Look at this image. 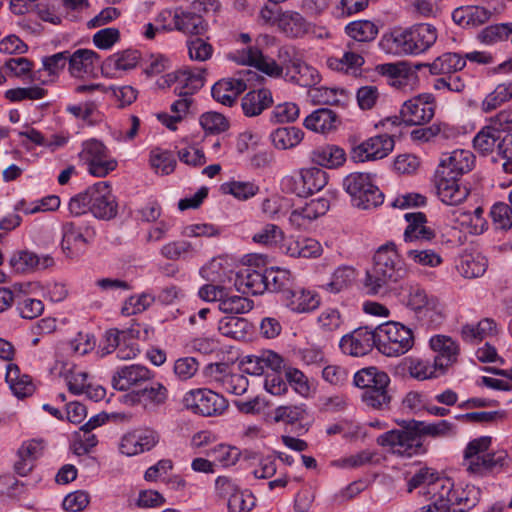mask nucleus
Returning <instances> with one entry per match:
<instances>
[{
  "mask_svg": "<svg viewBox=\"0 0 512 512\" xmlns=\"http://www.w3.org/2000/svg\"><path fill=\"white\" fill-rule=\"evenodd\" d=\"M441 480L442 478L439 477L438 473L433 468L422 467L408 480L407 491L411 493L419 487L427 486V494L434 496L440 486L437 483Z\"/></svg>",
  "mask_w": 512,
  "mask_h": 512,
  "instance_id": "obj_42",
  "label": "nucleus"
},
{
  "mask_svg": "<svg viewBox=\"0 0 512 512\" xmlns=\"http://www.w3.org/2000/svg\"><path fill=\"white\" fill-rule=\"evenodd\" d=\"M496 229L509 230L512 228V208L503 202L495 203L490 211Z\"/></svg>",
  "mask_w": 512,
  "mask_h": 512,
  "instance_id": "obj_62",
  "label": "nucleus"
},
{
  "mask_svg": "<svg viewBox=\"0 0 512 512\" xmlns=\"http://www.w3.org/2000/svg\"><path fill=\"white\" fill-rule=\"evenodd\" d=\"M407 257L417 265L435 268L443 263L442 256L433 249H410Z\"/></svg>",
  "mask_w": 512,
  "mask_h": 512,
  "instance_id": "obj_58",
  "label": "nucleus"
},
{
  "mask_svg": "<svg viewBox=\"0 0 512 512\" xmlns=\"http://www.w3.org/2000/svg\"><path fill=\"white\" fill-rule=\"evenodd\" d=\"M158 441L159 436L154 430H135L122 437L119 449L126 456H134L151 450Z\"/></svg>",
  "mask_w": 512,
  "mask_h": 512,
  "instance_id": "obj_18",
  "label": "nucleus"
},
{
  "mask_svg": "<svg viewBox=\"0 0 512 512\" xmlns=\"http://www.w3.org/2000/svg\"><path fill=\"white\" fill-rule=\"evenodd\" d=\"M503 137L504 136L489 123L475 135L473 147L478 153L485 156L492 153L495 148L498 149Z\"/></svg>",
  "mask_w": 512,
  "mask_h": 512,
  "instance_id": "obj_39",
  "label": "nucleus"
},
{
  "mask_svg": "<svg viewBox=\"0 0 512 512\" xmlns=\"http://www.w3.org/2000/svg\"><path fill=\"white\" fill-rule=\"evenodd\" d=\"M406 306L418 315H427L429 312H437L440 308L439 300L429 295L419 285H412L405 298Z\"/></svg>",
  "mask_w": 512,
  "mask_h": 512,
  "instance_id": "obj_24",
  "label": "nucleus"
},
{
  "mask_svg": "<svg viewBox=\"0 0 512 512\" xmlns=\"http://www.w3.org/2000/svg\"><path fill=\"white\" fill-rule=\"evenodd\" d=\"M435 107V99L432 94H420L403 103L400 116L406 125L420 126L434 117Z\"/></svg>",
  "mask_w": 512,
  "mask_h": 512,
  "instance_id": "obj_11",
  "label": "nucleus"
},
{
  "mask_svg": "<svg viewBox=\"0 0 512 512\" xmlns=\"http://www.w3.org/2000/svg\"><path fill=\"white\" fill-rule=\"evenodd\" d=\"M154 373L140 364L125 365L117 369L112 376V386L119 391H127L131 387L141 386L151 381Z\"/></svg>",
  "mask_w": 512,
  "mask_h": 512,
  "instance_id": "obj_16",
  "label": "nucleus"
},
{
  "mask_svg": "<svg viewBox=\"0 0 512 512\" xmlns=\"http://www.w3.org/2000/svg\"><path fill=\"white\" fill-rule=\"evenodd\" d=\"M456 268L465 278H477L485 273L487 259L480 253H465L459 257Z\"/></svg>",
  "mask_w": 512,
  "mask_h": 512,
  "instance_id": "obj_37",
  "label": "nucleus"
},
{
  "mask_svg": "<svg viewBox=\"0 0 512 512\" xmlns=\"http://www.w3.org/2000/svg\"><path fill=\"white\" fill-rule=\"evenodd\" d=\"M183 405L194 414L210 417L222 414L227 409L228 402L211 389L197 388L184 395Z\"/></svg>",
  "mask_w": 512,
  "mask_h": 512,
  "instance_id": "obj_8",
  "label": "nucleus"
},
{
  "mask_svg": "<svg viewBox=\"0 0 512 512\" xmlns=\"http://www.w3.org/2000/svg\"><path fill=\"white\" fill-rule=\"evenodd\" d=\"M286 306L297 313L309 312L315 309L319 301L310 291H305L295 285L291 289V293H287L283 298Z\"/></svg>",
  "mask_w": 512,
  "mask_h": 512,
  "instance_id": "obj_36",
  "label": "nucleus"
},
{
  "mask_svg": "<svg viewBox=\"0 0 512 512\" xmlns=\"http://www.w3.org/2000/svg\"><path fill=\"white\" fill-rule=\"evenodd\" d=\"M200 125L210 134H219L229 128L226 117L217 112H206L200 117Z\"/></svg>",
  "mask_w": 512,
  "mask_h": 512,
  "instance_id": "obj_63",
  "label": "nucleus"
},
{
  "mask_svg": "<svg viewBox=\"0 0 512 512\" xmlns=\"http://www.w3.org/2000/svg\"><path fill=\"white\" fill-rule=\"evenodd\" d=\"M273 104L272 93L267 88L252 90L246 93L241 100L243 113L247 117L260 115Z\"/></svg>",
  "mask_w": 512,
  "mask_h": 512,
  "instance_id": "obj_28",
  "label": "nucleus"
},
{
  "mask_svg": "<svg viewBox=\"0 0 512 512\" xmlns=\"http://www.w3.org/2000/svg\"><path fill=\"white\" fill-rule=\"evenodd\" d=\"M343 187L350 195L352 205L357 208H376L384 201V194L369 173H350L343 179Z\"/></svg>",
  "mask_w": 512,
  "mask_h": 512,
  "instance_id": "obj_6",
  "label": "nucleus"
},
{
  "mask_svg": "<svg viewBox=\"0 0 512 512\" xmlns=\"http://www.w3.org/2000/svg\"><path fill=\"white\" fill-rule=\"evenodd\" d=\"M475 157L468 150H455L447 159L441 161L437 173L460 178L463 174L472 170Z\"/></svg>",
  "mask_w": 512,
  "mask_h": 512,
  "instance_id": "obj_21",
  "label": "nucleus"
},
{
  "mask_svg": "<svg viewBox=\"0 0 512 512\" xmlns=\"http://www.w3.org/2000/svg\"><path fill=\"white\" fill-rule=\"evenodd\" d=\"M466 65L465 59L458 53H444L428 64L429 71L433 75L453 74L462 70Z\"/></svg>",
  "mask_w": 512,
  "mask_h": 512,
  "instance_id": "obj_41",
  "label": "nucleus"
},
{
  "mask_svg": "<svg viewBox=\"0 0 512 512\" xmlns=\"http://www.w3.org/2000/svg\"><path fill=\"white\" fill-rule=\"evenodd\" d=\"M141 58L138 50L126 49L107 57L102 63L103 74L114 76L117 71H129L134 69Z\"/></svg>",
  "mask_w": 512,
  "mask_h": 512,
  "instance_id": "obj_25",
  "label": "nucleus"
},
{
  "mask_svg": "<svg viewBox=\"0 0 512 512\" xmlns=\"http://www.w3.org/2000/svg\"><path fill=\"white\" fill-rule=\"evenodd\" d=\"M90 212L94 217L110 220L118 213V204L108 182L100 181L88 187Z\"/></svg>",
  "mask_w": 512,
  "mask_h": 512,
  "instance_id": "obj_10",
  "label": "nucleus"
},
{
  "mask_svg": "<svg viewBox=\"0 0 512 512\" xmlns=\"http://www.w3.org/2000/svg\"><path fill=\"white\" fill-rule=\"evenodd\" d=\"M305 414L306 410L303 406H279L274 411L273 420L275 423L284 422L286 424H294L303 420Z\"/></svg>",
  "mask_w": 512,
  "mask_h": 512,
  "instance_id": "obj_64",
  "label": "nucleus"
},
{
  "mask_svg": "<svg viewBox=\"0 0 512 512\" xmlns=\"http://www.w3.org/2000/svg\"><path fill=\"white\" fill-rule=\"evenodd\" d=\"M5 380L14 395L18 398L27 397L34 391V384L32 383L31 377L26 374H21L19 367L14 363L7 365Z\"/></svg>",
  "mask_w": 512,
  "mask_h": 512,
  "instance_id": "obj_35",
  "label": "nucleus"
},
{
  "mask_svg": "<svg viewBox=\"0 0 512 512\" xmlns=\"http://www.w3.org/2000/svg\"><path fill=\"white\" fill-rule=\"evenodd\" d=\"M377 443L388 447L392 453L405 457L426 452L419 433L413 429V421L405 430H390L381 434L377 438Z\"/></svg>",
  "mask_w": 512,
  "mask_h": 512,
  "instance_id": "obj_7",
  "label": "nucleus"
},
{
  "mask_svg": "<svg viewBox=\"0 0 512 512\" xmlns=\"http://www.w3.org/2000/svg\"><path fill=\"white\" fill-rule=\"evenodd\" d=\"M390 378L377 367H367L354 375V384L363 389L362 401L375 410H389L392 395L388 391Z\"/></svg>",
  "mask_w": 512,
  "mask_h": 512,
  "instance_id": "obj_4",
  "label": "nucleus"
},
{
  "mask_svg": "<svg viewBox=\"0 0 512 512\" xmlns=\"http://www.w3.org/2000/svg\"><path fill=\"white\" fill-rule=\"evenodd\" d=\"M491 445V437L482 436L470 441L464 450L463 466L470 475L485 477L501 472L510 464L505 450L486 453Z\"/></svg>",
  "mask_w": 512,
  "mask_h": 512,
  "instance_id": "obj_3",
  "label": "nucleus"
},
{
  "mask_svg": "<svg viewBox=\"0 0 512 512\" xmlns=\"http://www.w3.org/2000/svg\"><path fill=\"white\" fill-rule=\"evenodd\" d=\"M309 96L316 104L342 106L347 102V93L343 89L328 87H312Z\"/></svg>",
  "mask_w": 512,
  "mask_h": 512,
  "instance_id": "obj_44",
  "label": "nucleus"
},
{
  "mask_svg": "<svg viewBox=\"0 0 512 512\" xmlns=\"http://www.w3.org/2000/svg\"><path fill=\"white\" fill-rule=\"evenodd\" d=\"M408 373L417 380L437 378L442 374L436 369L434 363L427 360L414 359L408 365Z\"/></svg>",
  "mask_w": 512,
  "mask_h": 512,
  "instance_id": "obj_60",
  "label": "nucleus"
},
{
  "mask_svg": "<svg viewBox=\"0 0 512 512\" xmlns=\"http://www.w3.org/2000/svg\"><path fill=\"white\" fill-rule=\"evenodd\" d=\"M54 263L53 258L46 255L39 257L34 252L19 251L15 253L11 259L10 264L17 272H26L35 269H45L52 266Z\"/></svg>",
  "mask_w": 512,
  "mask_h": 512,
  "instance_id": "obj_33",
  "label": "nucleus"
},
{
  "mask_svg": "<svg viewBox=\"0 0 512 512\" xmlns=\"http://www.w3.org/2000/svg\"><path fill=\"white\" fill-rule=\"evenodd\" d=\"M512 34V23H500L485 27L479 34L478 40L486 45L505 41Z\"/></svg>",
  "mask_w": 512,
  "mask_h": 512,
  "instance_id": "obj_52",
  "label": "nucleus"
},
{
  "mask_svg": "<svg viewBox=\"0 0 512 512\" xmlns=\"http://www.w3.org/2000/svg\"><path fill=\"white\" fill-rule=\"evenodd\" d=\"M345 32L357 42H370L376 38L378 27L372 21L357 20L347 24Z\"/></svg>",
  "mask_w": 512,
  "mask_h": 512,
  "instance_id": "obj_49",
  "label": "nucleus"
},
{
  "mask_svg": "<svg viewBox=\"0 0 512 512\" xmlns=\"http://www.w3.org/2000/svg\"><path fill=\"white\" fill-rule=\"evenodd\" d=\"M66 112L80 119L89 126L96 125L100 121V112L94 101H86L80 104H69Z\"/></svg>",
  "mask_w": 512,
  "mask_h": 512,
  "instance_id": "obj_51",
  "label": "nucleus"
},
{
  "mask_svg": "<svg viewBox=\"0 0 512 512\" xmlns=\"http://www.w3.org/2000/svg\"><path fill=\"white\" fill-rule=\"evenodd\" d=\"M437 484L440 486L430 499L435 500V505H438L441 512H449L458 502V493L453 489L454 484L449 478H442Z\"/></svg>",
  "mask_w": 512,
  "mask_h": 512,
  "instance_id": "obj_47",
  "label": "nucleus"
},
{
  "mask_svg": "<svg viewBox=\"0 0 512 512\" xmlns=\"http://www.w3.org/2000/svg\"><path fill=\"white\" fill-rule=\"evenodd\" d=\"M218 307L220 311L226 314H244L253 308V301L243 296L231 294L226 288Z\"/></svg>",
  "mask_w": 512,
  "mask_h": 512,
  "instance_id": "obj_46",
  "label": "nucleus"
},
{
  "mask_svg": "<svg viewBox=\"0 0 512 512\" xmlns=\"http://www.w3.org/2000/svg\"><path fill=\"white\" fill-rule=\"evenodd\" d=\"M377 349L388 357L407 353L414 345V335L405 325L388 321L376 327Z\"/></svg>",
  "mask_w": 512,
  "mask_h": 512,
  "instance_id": "obj_5",
  "label": "nucleus"
},
{
  "mask_svg": "<svg viewBox=\"0 0 512 512\" xmlns=\"http://www.w3.org/2000/svg\"><path fill=\"white\" fill-rule=\"evenodd\" d=\"M413 429L416 430L420 436L445 437L454 433V425L447 420H440L432 424L413 420Z\"/></svg>",
  "mask_w": 512,
  "mask_h": 512,
  "instance_id": "obj_54",
  "label": "nucleus"
},
{
  "mask_svg": "<svg viewBox=\"0 0 512 512\" xmlns=\"http://www.w3.org/2000/svg\"><path fill=\"white\" fill-rule=\"evenodd\" d=\"M168 389L161 382H151L142 389L135 391L131 398L133 402L144 405L145 408H158L168 400Z\"/></svg>",
  "mask_w": 512,
  "mask_h": 512,
  "instance_id": "obj_27",
  "label": "nucleus"
},
{
  "mask_svg": "<svg viewBox=\"0 0 512 512\" xmlns=\"http://www.w3.org/2000/svg\"><path fill=\"white\" fill-rule=\"evenodd\" d=\"M96 237V231L93 227L76 222H66L62 226L63 251L68 257H74L78 254L81 247L89 245Z\"/></svg>",
  "mask_w": 512,
  "mask_h": 512,
  "instance_id": "obj_13",
  "label": "nucleus"
},
{
  "mask_svg": "<svg viewBox=\"0 0 512 512\" xmlns=\"http://www.w3.org/2000/svg\"><path fill=\"white\" fill-rule=\"evenodd\" d=\"M247 86L243 79H221L211 89L212 97L219 103L231 107L239 94L246 90Z\"/></svg>",
  "mask_w": 512,
  "mask_h": 512,
  "instance_id": "obj_26",
  "label": "nucleus"
},
{
  "mask_svg": "<svg viewBox=\"0 0 512 512\" xmlns=\"http://www.w3.org/2000/svg\"><path fill=\"white\" fill-rule=\"evenodd\" d=\"M311 160L319 166L333 169L345 163L346 153L337 145L327 144L314 149L311 152Z\"/></svg>",
  "mask_w": 512,
  "mask_h": 512,
  "instance_id": "obj_31",
  "label": "nucleus"
},
{
  "mask_svg": "<svg viewBox=\"0 0 512 512\" xmlns=\"http://www.w3.org/2000/svg\"><path fill=\"white\" fill-rule=\"evenodd\" d=\"M265 284L267 291L280 293L283 299L287 293H291L294 281L290 271L272 267L266 269Z\"/></svg>",
  "mask_w": 512,
  "mask_h": 512,
  "instance_id": "obj_38",
  "label": "nucleus"
},
{
  "mask_svg": "<svg viewBox=\"0 0 512 512\" xmlns=\"http://www.w3.org/2000/svg\"><path fill=\"white\" fill-rule=\"evenodd\" d=\"M282 31L291 38H299L308 32V23L299 13L283 15L280 19Z\"/></svg>",
  "mask_w": 512,
  "mask_h": 512,
  "instance_id": "obj_53",
  "label": "nucleus"
},
{
  "mask_svg": "<svg viewBox=\"0 0 512 512\" xmlns=\"http://www.w3.org/2000/svg\"><path fill=\"white\" fill-rule=\"evenodd\" d=\"M247 325L244 318L226 316L219 321L218 330L223 336L237 339L243 337Z\"/></svg>",
  "mask_w": 512,
  "mask_h": 512,
  "instance_id": "obj_56",
  "label": "nucleus"
},
{
  "mask_svg": "<svg viewBox=\"0 0 512 512\" xmlns=\"http://www.w3.org/2000/svg\"><path fill=\"white\" fill-rule=\"evenodd\" d=\"M122 346L117 352V358L120 360H130L137 356L139 347L135 340L140 336L139 325L131 326L130 328L120 330Z\"/></svg>",
  "mask_w": 512,
  "mask_h": 512,
  "instance_id": "obj_50",
  "label": "nucleus"
},
{
  "mask_svg": "<svg viewBox=\"0 0 512 512\" xmlns=\"http://www.w3.org/2000/svg\"><path fill=\"white\" fill-rule=\"evenodd\" d=\"M377 348L376 328L359 327L352 333L344 335L340 340L341 350L351 356H364L373 347Z\"/></svg>",
  "mask_w": 512,
  "mask_h": 512,
  "instance_id": "obj_15",
  "label": "nucleus"
},
{
  "mask_svg": "<svg viewBox=\"0 0 512 512\" xmlns=\"http://www.w3.org/2000/svg\"><path fill=\"white\" fill-rule=\"evenodd\" d=\"M226 194H231L239 200H247L257 194L259 188L252 182L233 181L221 185Z\"/></svg>",
  "mask_w": 512,
  "mask_h": 512,
  "instance_id": "obj_61",
  "label": "nucleus"
},
{
  "mask_svg": "<svg viewBox=\"0 0 512 512\" xmlns=\"http://www.w3.org/2000/svg\"><path fill=\"white\" fill-rule=\"evenodd\" d=\"M373 266L366 271L363 282L369 295L384 294L407 274L404 262L398 255L393 243L382 245L374 255Z\"/></svg>",
  "mask_w": 512,
  "mask_h": 512,
  "instance_id": "obj_1",
  "label": "nucleus"
},
{
  "mask_svg": "<svg viewBox=\"0 0 512 512\" xmlns=\"http://www.w3.org/2000/svg\"><path fill=\"white\" fill-rule=\"evenodd\" d=\"M207 455L212 457L214 461L219 462L223 467L235 465L240 458L238 448L226 444H218L211 448Z\"/></svg>",
  "mask_w": 512,
  "mask_h": 512,
  "instance_id": "obj_57",
  "label": "nucleus"
},
{
  "mask_svg": "<svg viewBox=\"0 0 512 512\" xmlns=\"http://www.w3.org/2000/svg\"><path fill=\"white\" fill-rule=\"evenodd\" d=\"M394 148V140L388 134H381L367 139L351 151L354 162L378 160L386 157Z\"/></svg>",
  "mask_w": 512,
  "mask_h": 512,
  "instance_id": "obj_14",
  "label": "nucleus"
},
{
  "mask_svg": "<svg viewBox=\"0 0 512 512\" xmlns=\"http://www.w3.org/2000/svg\"><path fill=\"white\" fill-rule=\"evenodd\" d=\"M430 347L435 352L433 363L436 369L444 375L447 369L456 363L459 346L451 337L436 335L430 339Z\"/></svg>",
  "mask_w": 512,
  "mask_h": 512,
  "instance_id": "obj_17",
  "label": "nucleus"
},
{
  "mask_svg": "<svg viewBox=\"0 0 512 512\" xmlns=\"http://www.w3.org/2000/svg\"><path fill=\"white\" fill-rule=\"evenodd\" d=\"M166 31L177 30L184 34L203 35L208 29V23L195 12L175 10L173 24L163 25Z\"/></svg>",
  "mask_w": 512,
  "mask_h": 512,
  "instance_id": "obj_20",
  "label": "nucleus"
},
{
  "mask_svg": "<svg viewBox=\"0 0 512 512\" xmlns=\"http://www.w3.org/2000/svg\"><path fill=\"white\" fill-rule=\"evenodd\" d=\"M285 77L291 83L301 87H310L317 85L321 76L317 69L301 60L290 72H285Z\"/></svg>",
  "mask_w": 512,
  "mask_h": 512,
  "instance_id": "obj_40",
  "label": "nucleus"
},
{
  "mask_svg": "<svg viewBox=\"0 0 512 512\" xmlns=\"http://www.w3.org/2000/svg\"><path fill=\"white\" fill-rule=\"evenodd\" d=\"M17 309L22 318L34 319L40 316L44 310V305L41 300L29 298L20 293H16Z\"/></svg>",
  "mask_w": 512,
  "mask_h": 512,
  "instance_id": "obj_59",
  "label": "nucleus"
},
{
  "mask_svg": "<svg viewBox=\"0 0 512 512\" xmlns=\"http://www.w3.org/2000/svg\"><path fill=\"white\" fill-rule=\"evenodd\" d=\"M435 187L440 200L446 205H458L469 195V190L455 176L435 174Z\"/></svg>",
  "mask_w": 512,
  "mask_h": 512,
  "instance_id": "obj_19",
  "label": "nucleus"
},
{
  "mask_svg": "<svg viewBox=\"0 0 512 512\" xmlns=\"http://www.w3.org/2000/svg\"><path fill=\"white\" fill-rule=\"evenodd\" d=\"M354 46V42H349L347 44L348 51H345L342 57H328L326 60L327 66L333 71L344 73L360 68L365 60L361 54L355 51Z\"/></svg>",
  "mask_w": 512,
  "mask_h": 512,
  "instance_id": "obj_34",
  "label": "nucleus"
},
{
  "mask_svg": "<svg viewBox=\"0 0 512 512\" xmlns=\"http://www.w3.org/2000/svg\"><path fill=\"white\" fill-rule=\"evenodd\" d=\"M354 278V269L349 266L338 267L324 288L331 293H339L347 288Z\"/></svg>",
  "mask_w": 512,
  "mask_h": 512,
  "instance_id": "obj_55",
  "label": "nucleus"
},
{
  "mask_svg": "<svg viewBox=\"0 0 512 512\" xmlns=\"http://www.w3.org/2000/svg\"><path fill=\"white\" fill-rule=\"evenodd\" d=\"M496 333L497 325L491 318H484L477 325L466 324L461 328L462 339L466 342L482 341Z\"/></svg>",
  "mask_w": 512,
  "mask_h": 512,
  "instance_id": "obj_43",
  "label": "nucleus"
},
{
  "mask_svg": "<svg viewBox=\"0 0 512 512\" xmlns=\"http://www.w3.org/2000/svg\"><path fill=\"white\" fill-rule=\"evenodd\" d=\"M438 37L437 29L428 23L395 28L382 35L379 46L389 54L419 55L431 48Z\"/></svg>",
  "mask_w": 512,
  "mask_h": 512,
  "instance_id": "obj_2",
  "label": "nucleus"
},
{
  "mask_svg": "<svg viewBox=\"0 0 512 512\" xmlns=\"http://www.w3.org/2000/svg\"><path fill=\"white\" fill-rule=\"evenodd\" d=\"M328 182L327 173L321 168L311 167L301 169L293 177L286 179L285 184L299 197H308L322 190Z\"/></svg>",
  "mask_w": 512,
  "mask_h": 512,
  "instance_id": "obj_12",
  "label": "nucleus"
},
{
  "mask_svg": "<svg viewBox=\"0 0 512 512\" xmlns=\"http://www.w3.org/2000/svg\"><path fill=\"white\" fill-rule=\"evenodd\" d=\"M205 70L179 69L162 76L158 85L161 89L174 87V93L179 97H192L205 83Z\"/></svg>",
  "mask_w": 512,
  "mask_h": 512,
  "instance_id": "obj_9",
  "label": "nucleus"
},
{
  "mask_svg": "<svg viewBox=\"0 0 512 512\" xmlns=\"http://www.w3.org/2000/svg\"><path fill=\"white\" fill-rule=\"evenodd\" d=\"M273 145L278 149H289L298 145L303 139V132L296 127H281L270 135Z\"/></svg>",
  "mask_w": 512,
  "mask_h": 512,
  "instance_id": "obj_48",
  "label": "nucleus"
},
{
  "mask_svg": "<svg viewBox=\"0 0 512 512\" xmlns=\"http://www.w3.org/2000/svg\"><path fill=\"white\" fill-rule=\"evenodd\" d=\"M491 12L481 6H462L452 12L453 21L462 27H477L486 23Z\"/></svg>",
  "mask_w": 512,
  "mask_h": 512,
  "instance_id": "obj_30",
  "label": "nucleus"
},
{
  "mask_svg": "<svg viewBox=\"0 0 512 512\" xmlns=\"http://www.w3.org/2000/svg\"><path fill=\"white\" fill-rule=\"evenodd\" d=\"M265 280L266 270L261 272L252 267H246L236 274L234 285L243 294L259 295L267 291Z\"/></svg>",
  "mask_w": 512,
  "mask_h": 512,
  "instance_id": "obj_23",
  "label": "nucleus"
},
{
  "mask_svg": "<svg viewBox=\"0 0 512 512\" xmlns=\"http://www.w3.org/2000/svg\"><path fill=\"white\" fill-rule=\"evenodd\" d=\"M407 226L404 230L405 242L431 241L435 238V231L427 226V217L423 212H410L404 215Z\"/></svg>",
  "mask_w": 512,
  "mask_h": 512,
  "instance_id": "obj_22",
  "label": "nucleus"
},
{
  "mask_svg": "<svg viewBox=\"0 0 512 512\" xmlns=\"http://www.w3.org/2000/svg\"><path fill=\"white\" fill-rule=\"evenodd\" d=\"M340 124L338 115L331 109L319 108L308 115L304 120V126L317 133H329Z\"/></svg>",
  "mask_w": 512,
  "mask_h": 512,
  "instance_id": "obj_29",
  "label": "nucleus"
},
{
  "mask_svg": "<svg viewBox=\"0 0 512 512\" xmlns=\"http://www.w3.org/2000/svg\"><path fill=\"white\" fill-rule=\"evenodd\" d=\"M99 55L90 49H78L73 53L69 52L68 70L72 77L80 78L93 70Z\"/></svg>",
  "mask_w": 512,
  "mask_h": 512,
  "instance_id": "obj_32",
  "label": "nucleus"
},
{
  "mask_svg": "<svg viewBox=\"0 0 512 512\" xmlns=\"http://www.w3.org/2000/svg\"><path fill=\"white\" fill-rule=\"evenodd\" d=\"M512 98V81L498 84L495 89L490 92L481 104V109L485 113H489Z\"/></svg>",
  "mask_w": 512,
  "mask_h": 512,
  "instance_id": "obj_45",
  "label": "nucleus"
}]
</instances>
